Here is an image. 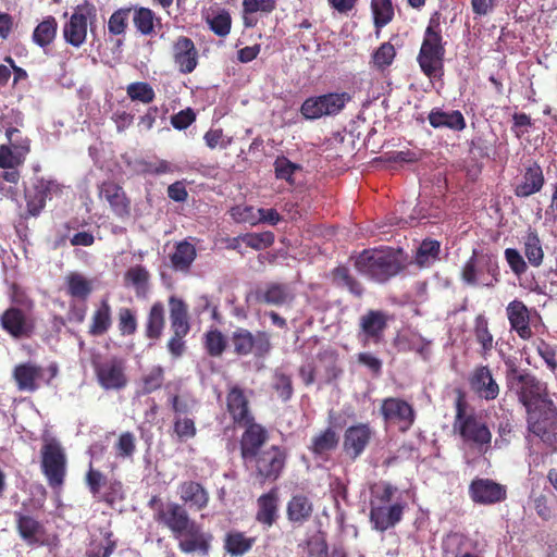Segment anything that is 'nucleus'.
<instances>
[{
	"mask_svg": "<svg viewBox=\"0 0 557 557\" xmlns=\"http://www.w3.org/2000/svg\"><path fill=\"white\" fill-rule=\"evenodd\" d=\"M454 430L461 440L476 448L480 453H486L492 442V433L474 409H469L466 394L461 388H456Z\"/></svg>",
	"mask_w": 557,
	"mask_h": 557,
	"instance_id": "nucleus-1",
	"label": "nucleus"
},
{
	"mask_svg": "<svg viewBox=\"0 0 557 557\" xmlns=\"http://www.w3.org/2000/svg\"><path fill=\"white\" fill-rule=\"evenodd\" d=\"M401 250L393 248L364 249L356 260L355 268L371 280L384 283L397 275L403 269Z\"/></svg>",
	"mask_w": 557,
	"mask_h": 557,
	"instance_id": "nucleus-2",
	"label": "nucleus"
},
{
	"mask_svg": "<svg viewBox=\"0 0 557 557\" xmlns=\"http://www.w3.org/2000/svg\"><path fill=\"white\" fill-rule=\"evenodd\" d=\"M499 275L497 256L478 249H473L460 272L462 282L474 287H494L499 282Z\"/></svg>",
	"mask_w": 557,
	"mask_h": 557,
	"instance_id": "nucleus-3",
	"label": "nucleus"
},
{
	"mask_svg": "<svg viewBox=\"0 0 557 557\" xmlns=\"http://www.w3.org/2000/svg\"><path fill=\"white\" fill-rule=\"evenodd\" d=\"M445 52L440 24L431 20L417 57L419 66L426 77L436 78L443 75Z\"/></svg>",
	"mask_w": 557,
	"mask_h": 557,
	"instance_id": "nucleus-4",
	"label": "nucleus"
},
{
	"mask_svg": "<svg viewBox=\"0 0 557 557\" xmlns=\"http://www.w3.org/2000/svg\"><path fill=\"white\" fill-rule=\"evenodd\" d=\"M505 364L506 387L508 392L515 394L518 401L523 407L548 392L547 384L539 380L537 376L528 369H519L517 363L512 360H507Z\"/></svg>",
	"mask_w": 557,
	"mask_h": 557,
	"instance_id": "nucleus-5",
	"label": "nucleus"
},
{
	"mask_svg": "<svg viewBox=\"0 0 557 557\" xmlns=\"http://www.w3.org/2000/svg\"><path fill=\"white\" fill-rule=\"evenodd\" d=\"M529 432L544 437L557 428V406L548 392L524 407Z\"/></svg>",
	"mask_w": 557,
	"mask_h": 557,
	"instance_id": "nucleus-6",
	"label": "nucleus"
},
{
	"mask_svg": "<svg viewBox=\"0 0 557 557\" xmlns=\"http://www.w3.org/2000/svg\"><path fill=\"white\" fill-rule=\"evenodd\" d=\"M91 366L97 383L104 391H121L128 384L126 374V361L117 356L106 359L100 354L91 357Z\"/></svg>",
	"mask_w": 557,
	"mask_h": 557,
	"instance_id": "nucleus-7",
	"label": "nucleus"
},
{
	"mask_svg": "<svg viewBox=\"0 0 557 557\" xmlns=\"http://www.w3.org/2000/svg\"><path fill=\"white\" fill-rule=\"evenodd\" d=\"M21 305L22 307L10 306L0 314L1 329L14 339L30 338L36 330L32 313L34 301L27 299Z\"/></svg>",
	"mask_w": 557,
	"mask_h": 557,
	"instance_id": "nucleus-8",
	"label": "nucleus"
},
{
	"mask_svg": "<svg viewBox=\"0 0 557 557\" xmlns=\"http://www.w3.org/2000/svg\"><path fill=\"white\" fill-rule=\"evenodd\" d=\"M97 20L96 5L89 1L76 5L62 28L64 41L74 47L81 48L87 40L88 26H92Z\"/></svg>",
	"mask_w": 557,
	"mask_h": 557,
	"instance_id": "nucleus-9",
	"label": "nucleus"
},
{
	"mask_svg": "<svg viewBox=\"0 0 557 557\" xmlns=\"http://www.w3.org/2000/svg\"><path fill=\"white\" fill-rule=\"evenodd\" d=\"M286 450L278 445H271L257 454L256 457L245 461L250 465L260 483H272L276 481L286 463Z\"/></svg>",
	"mask_w": 557,
	"mask_h": 557,
	"instance_id": "nucleus-10",
	"label": "nucleus"
},
{
	"mask_svg": "<svg viewBox=\"0 0 557 557\" xmlns=\"http://www.w3.org/2000/svg\"><path fill=\"white\" fill-rule=\"evenodd\" d=\"M41 471L51 487L64 483L66 473V455L61 443L55 438L45 440L41 449Z\"/></svg>",
	"mask_w": 557,
	"mask_h": 557,
	"instance_id": "nucleus-11",
	"label": "nucleus"
},
{
	"mask_svg": "<svg viewBox=\"0 0 557 557\" xmlns=\"http://www.w3.org/2000/svg\"><path fill=\"white\" fill-rule=\"evenodd\" d=\"M351 99V95L346 91L309 97L302 102L300 113L307 120H317L324 115H336Z\"/></svg>",
	"mask_w": 557,
	"mask_h": 557,
	"instance_id": "nucleus-12",
	"label": "nucleus"
},
{
	"mask_svg": "<svg viewBox=\"0 0 557 557\" xmlns=\"http://www.w3.org/2000/svg\"><path fill=\"white\" fill-rule=\"evenodd\" d=\"M231 343L233 352L237 356L253 355L264 357L272 348L270 335L265 331H258L255 334L245 327H237L232 332Z\"/></svg>",
	"mask_w": 557,
	"mask_h": 557,
	"instance_id": "nucleus-13",
	"label": "nucleus"
},
{
	"mask_svg": "<svg viewBox=\"0 0 557 557\" xmlns=\"http://www.w3.org/2000/svg\"><path fill=\"white\" fill-rule=\"evenodd\" d=\"M389 317L385 311L370 309L359 318L358 341L363 347L384 342Z\"/></svg>",
	"mask_w": 557,
	"mask_h": 557,
	"instance_id": "nucleus-14",
	"label": "nucleus"
},
{
	"mask_svg": "<svg viewBox=\"0 0 557 557\" xmlns=\"http://www.w3.org/2000/svg\"><path fill=\"white\" fill-rule=\"evenodd\" d=\"M380 413L387 423L396 424L401 432H407L414 423L416 411L408 401L398 397L382 400Z\"/></svg>",
	"mask_w": 557,
	"mask_h": 557,
	"instance_id": "nucleus-15",
	"label": "nucleus"
},
{
	"mask_svg": "<svg viewBox=\"0 0 557 557\" xmlns=\"http://www.w3.org/2000/svg\"><path fill=\"white\" fill-rule=\"evenodd\" d=\"M62 188L54 180L37 178L33 188L25 194L27 214L38 216L46 207L47 198L62 194Z\"/></svg>",
	"mask_w": 557,
	"mask_h": 557,
	"instance_id": "nucleus-16",
	"label": "nucleus"
},
{
	"mask_svg": "<svg viewBox=\"0 0 557 557\" xmlns=\"http://www.w3.org/2000/svg\"><path fill=\"white\" fill-rule=\"evenodd\" d=\"M244 432L239 438L240 456L245 461L264 450L263 447L270 438L269 431L264 425L255 421L243 425Z\"/></svg>",
	"mask_w": 557,
	"mask_h": 557,
	"instance_id": "nucleus-17",
	"label": "nucleus"
},
{
	"mask_svg": "<svg viewBox=\"0 0 557 557\" xmlns=\"http://www.w3.org/2000/svg\"><path fill=\"white\" fill-rule=\"evenodd\" d=\"M225 404L226 411L236 428H240L255 421L249 399L246 396L245 391L238 385H234L228 389Z\"/></svg>",
	"mask_w": 557,
	"mask_h": 557,
	"instance_id": "nucleus-18",
	"label": "nucleus"
},
{
	"mask_svg": "<svg viewBox=\"0 0 557 557\" xmlns=\"http://www.w3.org/2000/svg\"><path fill=\"white\" fill-rule=\"evenodd\" d=\"M374 431L370 423H357L348 426L344 433L343 448L351 458L356 459L363 454L370 444Z\"/></svg>",
	"mask_w": 557,
	"mask_h": 557,
	"instance_id": "nucleus-19",
	"label": "nucleus"
},
{
	"mask_svg": "<svg viewBox=\"0 0 557 557\" xmlns=\"http://www.w3.org/2000/svg\"><path fill=\"white\" fill-rule=\"evenodd\" d=\"M506 317L510 331L515 332L522 341L533 337L531 327V310L520 299H513L506 306Z\"/></svg>",
	"mask_w": 557,
	"mask_h": 557,
	"instance_id": "nucleus-20",
	"label": "nucleus"
},
{
	"mask_svg": "<svg viewBox=\"0 0 557 557\" xmlns=\"http://www.w3.org/2000/svg\"><path fill=\"white\" fill-rule=\"evenodd\" d=\"M213 536L205 532L199 524L191 521L188 528L182 532L178 540V548L185 554L199 553L208 555Z\"/></svg>",
	"mask_w": 557,
	"mask_h": 557,
	"instance_id": "nucleus-21",
	"label": "nucleus"
},
{
	"mask_svg": "<svg viewBox=\"0 0 557 557\" xmlns=\"http://www.w3.org/2000/svg\"><path fill=\"white\" fill-rule=\"evenodd\" d=\"M99 196L104 198L114 215L126 219L131 215V199L121 185L113 181H104L99 186Z\"/></svg>",
	"mask_w": 557,
	"mask_h": 557,
	"instance_id": "nucleus-22",
	"label": "nucleus"
},
{
	"mask_svg": "<svg viewBox=\"0 0 557 557\" xmlns=\"http://www.w3.org/2000/svg\"><path fill=\"white\" fill-rule=\"evenodd\" d=\"M469 384L474 394L486 401L494 400L499 395V385L487 366H478L469 377Z\"/></svg>",
	"mask_w": 557,
	"mask_h": 557,
	"instance_id": "nucleus-23",
	"label": "nucleus"
},
{
	"mask_svg": "<svg viewBox=\"0 0 557 557\" xmlns=\"http://www.w3.org/2000/svg\"><path fill=\"white\" fill-rule=\"evenodd\" d=\"M406 502H396L391 506L371 504L370 521L373 528L384 532L395 527L403 518Z\"/></svg>",
	"mask_w": 557,
	"mask_h": 557,
	"instance_id": "nucleus-24",
	"label": "nucleus"
},
{
	"mask_svg": "<svg viewBox=\"0 0 557 557\" xmlns=\"http://www.w3.org/2000/svg\"><path fill=\"white\" fill-rule=\"evenodd\" d=\"M45 370L34 362H23L14 367L12 376L16 387L21 392H36L44 380Z\"/></svg>",
	"mask_w": 557,
	"mask_h": 557,
	"instance_id": "nucleus-25",
	"label": "nucleus"
},
{
	"mask_svg": "<svg viewBox=\"0 0 557 557\" xmlns=\"http://www.w3.org/2000/svg\"><path fill=\"white\" fill-rule=\"evenodd\" d=\"M173 60L183 74H189L197 67L198 51L189 37H177L173 45Z\"/></svg>",
	"mask_w": 557,
	"mask_h": 557,
	"instance_id": "nucleus-26",
	"label": "nucleus"
},
{
	"mask_svg": "<svg viewBox=\"0 0 557 557\" xmlns=\"http://www.w3.org/2000/svg\"><path fill=\"white\" fill-rule=\"evenodd\" d=\"M544 184L542 166L534 161L524 168L521 181L515 186L513 193L518 198H528L540 193Z\"/></svg>",
	"mask_w": 557,
	"mask_h": 557,
	"instance_id": "nucleus-27",
	"label": "nucleus"
},
{
	"mask_svg": "<svg viewBox=\"0 0 557 557\" xmlns=\"http://www.w3.org/2000/svg\"><path fill=\"white\" fill-rule=\"evenodd\" d=\"M131 8L133 25L141 36L152 37L158 29L162 28V18L150 8L141 5Z\"/></svg>",
	"mask_w": 557,
	"mask_h": 557,
	"instance_id": "nucleus-28",
	"label": "nucleus"
},
{
	"mask_svg": "<svg viewBox=\"0 0 557 557\" xmlns=\"http://www.w3.org/2000/svg\"><path fill=\"white\" fill-rule=\"evenodd\" d=\"M158 520L171 530L175 539H180L182 532L193 521L186 510L177 504H169L158 512Z\"/></svg>",
	"mask_w": 557,
	"mask_h": 557,
	"instance_id": "nucleus-29",
	"label": "nucleus"
},
{
	"mask_svg": "<svg viewBox=\"0 0 557 557\" xmlns=\"http://www.w3.org/2000/svg\"><path fill=\"white\" fill-rule=\"evenodd\" d=\"M256 300L261 304L281 307L294 299L290 287L284 283H268L255 293Z\"/></svg>",
	"mask_w": 557,
	"mask_h": 557,
	"instance_id": "nucleus-30",
	"label": "nucleus"
},
{
	"mask_svg": "<svg viewBox=\"0 0 557 557\" xmlns=\"http://www.w3.org/2000/svg\"><path fill=\"white\" fill-rule=\"evenodd\" d=\"M169 307L172 333L177 334V336L187 335L190 331L187 304L176 296H171L169 298Z\"/></svg>",
	"mask_w": 557,
	"mask_h": 557,
	"instance_id": "nucleus-31",
	"label": "nucleus"
},
{
	"mask_svg": "<svg viewBox=\"0 0 557 557\" xmlns=\"http://www.w3.org/2000/svg\"><path fill=\"white\" fill-rule=\"evenodd\" d=\"M524 257L533 268H539L544 261L543 243L536 228L529 227L521 237Z\"/></svg>",
	"mask_w": 557,
	"mask_h": 557,
	"instance_id": "nucleus-32",
	"label": "nucleus"
},
{
	"mask_svg": "<svg viewBox=\"0 0 557 557\" xmlns=\"http://www.w3.org/2000/svg\"><path fill=\"white\" fill-rule=\"evenodd\" d=\"M429 123L434 128H449L453 131H462L466 128V120L459 110L449 112L441 108H433L428 116Z\"/></svg>",
	"mask_w": 557,
	"mask_h": 557,
	"instance_id": "nucleus-33",
	"label": "nucleus"
},
{
	"mask_svg": "<svg viewBox=\"0 0 557 557\" xmlns=\"http://www.w3.org/2000/svg\"><path fill=\"white\" fill-rule=\"evenodd\" d=\"M332 283L339 289H346L356 298H361L364 294L362 283L350 272L346 265H338L331 272Z\"/></svg>",
	"mask_w": 557,
	"mask_h": 557,
	"instance_id": "nucleus-34",
	"label": "nucleus"
},
{
	"mask_svg": "<svg viewBox=\"0 0 557 557\" xmlns=\"http://www.w3.org/2000/svg\"><path fill=\"white\" fill-rule=\"evenodd\" d=\"M165 327V308L161 301H156L150 307L145 321V336L151 341H158Z\"/></svg>",
	"mask_w": 557,
	"mask_h": 557,
	"instance_id": "nucleus-35",
	"label": "nucleus"
},
{
	"mask_svg": "<svg viewBox=\"0 0 557 557\" xmlns=\"http://www.w3.org/2000/svg\"><path fill=\"white\" fill-rule=\"evenodd\" d=\"M277 509L278 497L274 490H271L258 498L257 521L267 527L273 525L277 519Z\"/></svg>",
	"mask_w": 557,
	"mask_h": 557,
	"instance_id": "nucleus-36",
	"label": "nucleus"
},
{
	"mask_svg": "<svg viewBox=\"0 0 557 557\" xmlns=\"http://www.w3.org/2000/svg\"><path fill=\"white\" fill-rule=\"evenodd\" d=\"M111 325V306L107 299H102L91 315L88 334L91 336H102L110 330Z\"/></svg>",
	"mask_w": 557,
	"mask_h": 557,
	"instance_id": "nucleus-37",
	"label": "nucleus"
},
{
	"mask_svg": "<svg viewBox=\"0 0 557 557\" xmlns=\"http://www.w3.org/2000/svg\"><path fill=\"white\" fill-rule=\"evenodd\" d=\"M441 253V243L436 239L425 238L418 247L413 262L420 269L432 267L438 259Z\"/></svg>",
	"mask_w": 557,
	"mask_h": 557,
	"instance_id": "nucleus-38",
	"label": "nucleus"
},
{
	"mask_svg": "<svg viewBox=\"0 0 557 557\" xmlns=\"http://www.w3.org/2000/svg\"><path fill=\"white\" fill-rule=\"evenodd\" d=\"M473 335L475 342L481 346L479 354L487 358L494 348V336L488 327V320L485 315L479 314L474 319Z\"/></svg>",
	"mask_w": 557,
	"mask_h": 557,
	"instance_id": "nucleus-39",
	"label": "nucleus"
},
{
	"mask_svg": "<svg viewBox=\"0 0 557 557\" xmlns=\"http://www.w3.org/2000/svg\"><path fill=\"white\" fill-rule=\"evenodd\" d=\"M197 257L194 244L184 239L176 243L174 252L170 256L172 267L177 271H188Z\"/></svg>",
	"mask_w": 557,
	"mask_h": 557,
	"instance_id": "nucleus-40",
	"label": "nucleus"
},
{
	"mask_svg": "<svg viewBox=\"0 0 557 557\" xmlns=\"http://www.w3.org/2000/svg\"><path fill=\"white\" fill-rule=\"evenodd\" d=\"M16 517V529L20 536L29 545L37 544L45 533L41 523L27 515L17 513Z\"/></svg>",
	"mask_w": 557,
	"mask_h": 557,
	"instance_id": "nucleus-41",
	"label": "nucleus"
},
{
	"mask_svg": "<svg viewBox=\"0 0 557 557\" xmlns=\"http://www.w3.org/2000/svg\"><path fill=\"white\" fill-rule=\"evenodd\" d=\"M164 369L161 366H152L144 372L137 381V394L149 395L160 389L164 383Z\"/></svg>",
	"mask_w": 557,
	"mask_h": 557,
	"instance_id": "nucleus-42",
	"label": "nucleus"
},
{
	"mask_svg": "<svg viewBox=\"0 0 557 557\" xmlns=\"http://www.w3.org/2000/svg\"><path fill=\"white\" fill-rule=\"evenodd\" d=\"M275 8L276 0H243L244 25L255 27L258 23V20L253 17L255 13L270 14Z\"/></svg>",
	"mask_w": 557,
	"mask_h": 557,
	"instance_id": "nucleus-43",
	"label": "nucleus"
},
{
	"mask_svg": "<svg viewBox=\"0 0 557 557\" xmlns=\"http://www.w3.org/2000/svg\"><path fill=\"white\" fill-rule=\"evenodd\" d=\"M58 32V22L55 17L46 16L34 29L32 39L40 48H46L51 45Z\"/></svg>",
	"mask_w": 557,
	"mask_h": 557,
	"instance_id": "nucleus-44",
	"label": "nucleus"
},
{
	"mask_svg": "<svg viewBox=\"0 0 557 557\" xmlns=\"http://www.w3.org/2000/svg\"><path fill=\"white\" fill-rule=\"evenodd\" d=\"M255 542V537H247L239 531H231L224 537V549L231 556H243L252 548Z\"/></svg>",
	"mask_w": 557,
	"mask_h": 557,
	"instance_id": "nucleus-45",
	"label": "nucleus"
},
{
	"mask_svg": "<svg viewBox=\"0 0 557 557\" xmlns=\"http://www.w3.org/2000/svg\"><path fill=\"white\" fill-rule=\"evenodd\" d=\"M313 511L312 504L302 495L294 496L287 504V518L293 523L302 524Z\"/></svg>",
	"mask_w": 557,
	"mask_h": 557,
	"instance_id": "nucleus-46",
	"label": "nucleus"
},
{
	"mask_svg": "<svg viewBox=\"0 0 557 557\" xmlns=\"http://www.w3.org/2000/svg\"><path fill=\"white\" fill-rule=\"evenodd\" d=\"M65 283L67 295L82 300H86L94 289L91 281L78 272L69 273Z\"/></svg>",
	"mask_w": 557,
	"mask_h": 557,
	"instance_id": "nucleus-47",
	"label": "nucleus"
},
{
	"mask_svg": "<svg viewBox=\"0 0 557 557\" xmlns=\"http://www.w3.org/2000/svg\"><path fill=\"white\" fill-rule=\"evenodd\" d=\"M338 441L337 433L332 428H327L312 437L309 449L315 456H323L334 450L338 445Z\"/></svg>",
	"mask_w": 557,
	"mask_h": 557,
	"instance_id": "nucleus-48",
	"label": "nucleus"
},
{
	"mask_svg": "<svg viewBox=\"0 0 557 557\" xmlns=\"http://www.w3.org/2000/svg\"><path fill=\"white\" fill-rule=\"evenodd\" d=\"M371 12L376 36L381 29L394 18V7L392 0H371Z\"/></svg>",
	"mask_w": 557,
	"mask_h": 557,
	"instance_id": "nucleus-49",
	"label": "nucleus"
},
{
	"mask_svg": "<svg viewBox=\"0 0 557 557\" xmlns=\"http://www.w3.org/2000/svg\"><path fill=\"white\" fill-rule=\"evenodd\" d=\"M126 284L135 288L137 297H145L149 289L150 274L143 265L131 267L124 275Z\"/></svg>",
	"mask_w": 557,
	"mask_h": 557,
	"instance_id": "nucleus-50",
	"label": "nucleus"
},
{
	"mask_svg": "<svg viewBox=\"0 0 557 557\" xmlns=\"http://www.w3.org/2000/svg\"><path fill=\"white\" fill-rule=\"evenodd\" d=\"M203 346L210 357H220L226 349L227 341L220 330L213 329L206 332Z\"/></svg>",
	"mask_w": 557,
	"mask_h": 557,
	"instance_id": "nucleus-51",
	"label": "nucleus"
},
{
	"mask_svg": "<svg viewBox=\"0 0 557 557\" xmlns=\"http://www.w3.org/2000/svg\"><path fill=\"white\" fill-rule=\"evenodd\" d=\"M132 13L131 7L115 10L109 17L108 32L110 35L120 36L126 33L128 20Z\"/></svg>",
	"mask_w": 557,
	"mask_h": 557,
	"instance_id": "nucleus-52",
	"label": "nucleus"
},
{
	"mask_svg": "<svg viewBox=\"0 0 557 557\" xmlns=\"http://www.w3.org/2000/svg\"><path fill=\"white\" fill-rule=\"evenodd\" d=\"M126 94L132 101H139L145 104L151 103L156 98L152 86L147 82L131 83L126 87Z\"/></svg>",
	"mask_w": 557,
	"mask_h": 557,
	"instance_id": "nucleus-53",
	"label": "nucleus"
},
{
	"mask_svg": "<svg viewBox=\"0 0 557 557\" xmlns=\"http://www.w3.org/2000/svg\"><path fill=\"white\" fill-rule=\"evenodd\" d=\"M396 57V50L391 42H383L371 55L373 66L383 72L393 62Z\"/></svg>",
	"mask_w": 557,
	"mask_h": 557,
	"instance_id": "nucleus-54",
	"label": "nucleus"
},
{
	"mask_svg": "<svg viewBox=\"0 0 557 557\" xmlns=\"http://www.w3.org/2000/svg\"><path fill=\"white\" fill-rule=\"evenodd\" d=\"M301 170V165L292 162L285 156H280L274 161L275 177L277 180H284L289 185H294V174Z\"/></svg>",
	"mask_w": 557,
	"mask_h": 557,
	"instance_id": "nucleus-55",
	"label": "nucleus"
},
{
	"mask_svg": "<svg viewBox=\"0 0 557 557\" xmlns=\"http://www.w3.org/2000/svg\"><path fill=\"white\" fill-rule=\"evenodd\" d=\"M136 312L127 307H121L117 311V327L122 336L134 335L137 331Z\"/></svg>",
	"mask_w": 557,
	"mask_h": 557,
	"instance_id": "nucleus-56",
	"label": "nucleus"
},
{
	"mask_svg": "<svg viewBox=\"0 0 557 557\" xmlns=\"http://www.w3.org/2000/svg\"><path fill=\"white\" fill-rule=\"evenodd\" d=\"M242 238V243L246 244L248 247L262 250L269 248L274 244V234L270 231L262 233H246L239 235Z\"/></svg>",
	"mask_w": 557,
	"mask_h": 557,
	"instance_id": "nucleus-57",
	"label": "nucleus"
},
{
	"mask_svg": "<svg viewBox=\"0 0 557 557\" xmlns=\"http://www.w3.org/2000/svg\"><path fill=\"white\" fill-rule=\"evenodd\" d=\"M173 431L180 442H186L196 436L197 428L194 419L175 417Z\"/></svg>",
	"mask_w": 557,
	"mask_h": 557,
	"instance_id": "nucleus-58",
	"label": "nucleus"
},
{
	"mask_svg": "<svg viewBox=\"0 0 557 557\" xmlns=\"http://www.w3.org/2000/svg\"><path fill=\"white\" fill-rule=\"evenodd\" d=\"M534 344L539 356L544 360L547 368L555 372L557 370V346L543 338H537Z\"/></svg>",
	"mask_w": 557,
	"mask_h": 557,
	"instance_id": "nucleus-59",
	"label": "nucleus"
},
{
	"mask_svg": "<svg viewBox=\"0 0 557 557\" xmlns=\"http://www.w3.org/2000/svg\"><path fill=\"white\" fill-rule=\"evenodd\" d=\"M5 137L9 141L8 145L11 146L14 151L22 153V156L26 158L30 151V140L27 137H23L20 129L16 127L7 128Z\"/></svg>",
	"mask_w": 557,
	"mask_h": 557,
	"instance_id": "nucleus-60",
	"label": "nucleus"
},
{
	"mask_svg": "<svg viewBox=\"0 0 557 557\" xmlns=\"http://www.w3.org/2000/svg\"><path fill=\"white\" fill-rule=\"evenodd\" d=\"M471 499L481 505H492L506 498V490H470Z\"/></svg>",
	"mask_w": 557,
	"mask_h": 557,
	"instance_id": "nucleus-61",
	"label": "nucleus"
},
{
	"mask_svg": "<svg viewBox=\"0 0 557 557\" xmlns=\"http://www.w3.org/2000/svg\"><path fill=\"white\" fill-rule=\"evenodd\" d=\"M210 29L220 37H225L231 32L232 17L227 11H222L211 18H208Z\"/></svg>",
	"mask_w": 557,
	"mask_h": 557,
	"instance_id": "nucleus-62",
	"label": "nucleus"
},
{
	"mask_svg": "<svg viewBox=\"0 0 557 557\" xmlns=\"http://www.w3.org/2000/svg\"><path fill=\"white\" fill-rule=\"evenodd\" d=\"M26 158L20 152H15L9 145H0V168L13 169L22 165Z\"/></svg>",
	"mask_w": 557,
	"mask_h": 557,
	"instance_id": "nucleus-63",
	"label": "nucleus"
},
{
	"mask_svg": "<svg viewBox=\"0 0 557 557\" xmlns=\"http://www.w3.org/2000/svg\"><path fill=\"white\" fill-rule=\"evenodd\" d=\"M273 388L283 401L289 400L294 393L292 377L285 373L276 372Z\"/></svg>",
	"mask_w": 557,
	"mask_h": 557,
	"instance_id": "nucleus-64",
	"label": "nucleus"
}]
</instances>
